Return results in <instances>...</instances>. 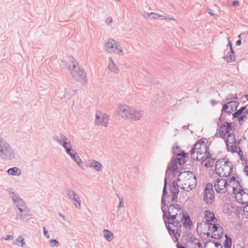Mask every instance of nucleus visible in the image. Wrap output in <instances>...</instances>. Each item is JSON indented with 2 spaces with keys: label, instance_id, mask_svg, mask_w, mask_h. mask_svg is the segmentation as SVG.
Returning <instances> with one entry per match:
<instances>
[{
  "label": "nucleus",
  "instance_id": "37",
  "mask_svg": "<svg viewBox=\"0 0 248 248\" xmlns=\"http://www.w3.org/2000/svg\"><path fill=\"white\" fill-rule=\"evenodd\" d=\"M180 147L179 146L177 145V143L176 142L174 144L172 148V152L174 154H176L177 156H179L181 155V154L179 152L180 151Z\"/></svg>",
  "mask_w": 248,
  "mask_h": 248
},
{
  "label": "nucleus",
  "instance_id": "31",
  "mask_svg": "<svg viewBox=\"0 0 248 248\" xmlns=\"http://www.w3.org/2000/svg\"><path fill=\"white\" fill-rule=\"evenodd\" d=\"M225 240L223 243L224 248H231L232 246V239L228 235L225 234Z\"/></svg>",
  "mask_w": 248,
  "mask_h": 248
},
{
  "label": "nucleus",
  "instance_id": "47",
  "mask_svg": "<svg viewBox=\"0 0 248 248\" xmlns=\"http://www.w3.org/2000/svg\"><path fill=\"white\" fill-rule=\"evenodd\" d=\"M49 245L52 247L54 246L57 247L59 246V243L56 239H51L49 241Z\"/></svg>",
  "mask_w": 248,
  "mask_h": 248
},
{
  "label": "nucleus",
  "instance_id": "32",
  "mask_svg": "<svg viewBox=\"0 0 248 248\" xmlns=\"http://www.w3.org/2000/svg\"><path fill=\"white\" fill-rule=\"evenodd\" d=\"M186 157V154L183 151L182 152L181 155L177 156L176 158V161L180 165H182L185 163L184 158Z\"/></svg>",
  "mask_w": 248,
  "mask_h": 248
},
{
  "label": "nucleus",
  "instance_id": "11",
  "mask_svg": "<svg viewBox=\"0 0 248 248\" xmlns=\"http://www.w3.org/2000/svg\"><path fill=\"white\" fill-rule=\"evenodd\" d=\"M214 199L213 185L211 183H208L206 184L204 189L203 200L207 204H210L213 202Z\"/></svg>",
  "mask_w": 248,
  "mask_h": 248
},
{
  "label": "nucleus",
  "instance_id": "52",
  "mask_svg": "<svg viewBox=\"0 0 248 248\" xmlns=\"http://www.w3.org/2000/svg\"><path fill=\"white\" fill-rule=\"evenodd\" d=\"M245 168H244V172L247 174V175H248V160H247L245 162Z\"/></svg>",
  "mask_w": 248,
  "mask_h": 248
},
{
  "label": "nucleus",
  "instance_id": "17",
  "mask_svg": "<svg viewBox=\"0 0 248 248\" xmlns=\"http://www.w3.org/2000/svg\"><path fill=\"white\" fill-rule=\"evenodd\" d=\"M228 186L230 188H232L233 193L237 190V189L240 186H243L241 182L239 181V178L237 176H232L230 179H228Z\"/></svg>",
  "mask_w": 248,
  "mask_h": 248
},
{
  "label": "nucleus",
  "instance_id": "1",
  "mask_svg": "<svg viewBox=\"0 0 248 248\" xmlns=\"http://www.w3.org/2000/svg\"><path fill=\"white\" fill-rule=\"evenodd\" d=\"M167 179L165 177L164 186L161 198V210L163 213V218L167 230L170 235L172 233L176 235L179 231H181L182 221L184 219V211L181 206L178 204L171 203L168 207L166 198L170 196L167 191Z\"/></svg>",
  "mask_w": 248,
  "mask_h": 248
},
{
  "label": "nucleus",
  "instance_id": "18",
  "mask_svg": "<svg viewBox=\"0 0 248 248\" xmlns=\"http://www.w3.org/2000/svg\"><path fill=\"white\" fill-rule=\"evenodd\" d=\"M18 213L16 214V218L20 220L26 219L31 215V211L27 206L22 208H18Z\"/></svg>",
  "mask_w": 248,
  "mask_h": 248
},
{
  "label": "nucleus",
  "instance_id": "38",
  "mask_svg": "<svg viewBox=\"0 0 248 248\" xmlns=\"http://www.w3.org/2000/svg\"><path fill=\"white\" fill-rule=\"evenodd\" d=\"M218 233H214V234H212L211 235V238H214L215 239H220L223 237V232L222 230H219Z\"/></svg>",
  "mask_w": 248,
  "mask_h": 248
},
{
  "label": "nucleus",
  "instance_id": "6",
  "mask_svg": "<svg viewBox=\"0 0 248 248\" xmlns=\"http://www.w3.org/2000/svg\"><path fill=\"white\" fill-rule=\"evenodd\" d=\"M194 148L196 150V153L199 156L200 159H203L205 156L210 153L209 147L207 144L201 139L199 140L194 145Z\"/></svg>",
  "mask_w": 248,
  "mask_h": 248
},
{
  "label": "nucleus",
  "instance_id": "23",
  "mask_svg": "<svg viewBox=\"0 0 248 248\" xmlns=\"http://www.w3.org/2000/svg\"><path fill=\"white\" fill-rule=\"evenodd\" d=\"M109 61L108 62V68L109 71L114 73L118 74L119 72V69L117 65L114 63L111 57L108 58Z\"/></svg>",
  "mask_w": 248,
  "mask_h": 248
},
{
  "label": "nucleus",
  "instance_id": "5",
  "mask_svg": "<svg viewBox=\"0 0 248 248\" xmlns=\"http://www.w3.org/2000/svg\"><path fill=\"white\" fill-rule=\"evenodd\" d=\"M105 50L108 53H114L118 55H124L123 48L120 43L110 38L105 41Z\"/></svg>",
  "mask_w": 248,
  "mask_h": 248
},
{
  "label": "nucleus",
  "instance_id": "19",
  "mask_svg": "<svg viewBox=\"0 0 248 248\" xmlns=\"http://www.w3.org/2000/svg\"><path fill=\"white\" fill-rule=\"evenodd\" d=\"M129 119L133 121H139L141 120L143 117V111L142 110L131 108Z\"/></svg>",
  "mask_w": 248,
  "mask_h": 248
},
{
  "label": "nucleus",
  "instance_id": "55",
  "mask_svg": "<svg viewBox=\"0 0 248 248\" xmlns=\"http://www.w3.org/2000/svg\"><path fill=\"white\" fill-rule=\"evenodd\" d=\"M208 14L211 16H214L215 17H218V15H216V14H214L213 12H212V11L211 10V9H208Z\"/></svg>",
  "mask_w": 248,
  "mask_h": 248
},
{
  "label": "nucleus",
  "instance_id": "27",
  "mask_svg": "<svg viewBox=\"0 0 248 248\" xmlns=\"http://www.w3.org/2000/svg\"><path fill=\"white\" fill-rule=\"evenodd\" d=\"M104 237L108 241H111L114 238L113 233L109 230L104 229L103 231Z\"/></svg>",
  "mask_w": 248,
  "mask_h": 248
},
{
  "label": "nucleus",
  "instance_id": "13",
  "mask_svg": "<svg viewBox=\"0 0 248 248\" xmlns=\"http://www.w3.org/2000/svg\"><path fill=\"white\" fill-rule=\"evenodd\" d=\"M67 198L70 200L74 205L78 208L80 209L81 201L79 196L72 189L68 188L66 191Z\"/></svg>",
  "mask_w": 248,
  "mask_h": 248
},
{
  "label": "nucleus",
  "instance_id": "63",
  "mask_svg": "<svg viewBox=\"0 0 248 248\" xmlns=\"http://www.w3.org/2000/svg\"><path fill=\"white\" fill-rule=\"evenodd\" d=\"M228 46H229L230 48H232V45L230 40V38L229 37H228Z\"/></svg>",
  "mask_w": 248,
  "mask_h": 248
},
{
  "label": "nucleus",
  "instance_id": "46",
  "mask_svg": "<svg viewBox=\"0 0 248 248\" xmlns=\"http://www.w3.org/2000/svg\"><path fill=\"white\" fill-rule=\"evenodd\" d=\"M233 153L237 152V147L234 144H229V149Z\"/></svg>",
  "mask_w": 248,
  "mask_h": 248
},
{
  "label": "nucleus",
  "instance_id": "10",
  "mask_svg": "<svg viewBox=\"0 0 248 248\" xmlns=\"http://www.w3.org/2000/svg\"><path fill=\"white\" fill-rule=\"evenodd\" d=\"M238 105L239 103L235 101H230L224 104L221 109V114L219 119V121H222V115L223 112L228 113H232L234 110H236Z\"/></svg>",
  "mask_w": 248,
  "mask_h": 248
},
{
  "label": "nucleus",
  "instance_id": "43",
  "mask_svg": "<svg viewBox=\"0 0 248 248\" xmlns=\"http://www.w3.org/2000/svg\"><path fill=\"white\" fill-rule=\"evenodd\" d=\"M248 115L243 112V113H242V114H241V115L238 117V120L240 124H241L243 121L248 119Z\"/></svg>",
  "mask_w": 248,
  "mask_h": 248
},
{
  "label": "nucleus",
  "instance_id": "33",
  "mask_svg": "<svg viewBox=\"0 0 248 248\" xmlns=\"http://www.w3.org/2000/svg\"><path fill=\"white\" fill-rule=\"evenodd\" d=\"M224 59L228 62H232L235 60V54L228 53L224 57Z\"/></svg>",
  "mask_w": 248,
  "mask_h": 248
},
{
  "label": "nucleus",
  "instance_id": "40",
  "mask_svg": "<svg viewBox=\"0 0 248 248\" xmlns=\"http://www.w3.org/2000/svg\"><path fill=\"white\" fill-rule=\"evenodd\" d=\"M210 226L209 227L208 230L210 231L213 232H218V225L219 224H215L212 223V225H209Z\"/></svg>",
  "mask_w": 248,
  "mask_h": 248
},
{
  "label": "nucleus",
  "instance_id": "64",
  "mask_svg": "<svg viewBox=\"0 0 248 248\" xmlns=\"http://www.w3.org/2000/svg\"><path fill=\"white\" fill-rule=\"evenodd\" d=\"M66 147H67L66 148H67V149L72 148V144H71V142L69 140H68V143L66 144Z\"/></svg>",
  "mask_w": 248,
  "mask_h": 248
},
{
  "label": "nucleus",
  "instance_id": "14",
  "mask_svg": "<svg viewBox=\"0 0 248 248\" xmlns=\"http://www.w3.org/2000/svg\"><path fill=\"white\" fill-rule=\"evenodd\" d=\"M70 74L76 81L81 84H85L87 82L86 74L82 69L78 71L73 70Z\"/></svg>",
  "mask_w": 248,
  "mask_h": 248
},
{
  "label": "nucleus",
  "instance_id": "36",
  "mask_svg": "<svg viewBox=\"0 0 248 248\" xmlns=\"http://www.w3.org/2000/svg\"><path fill=\"white\" fill-rule=\"evenodd\" d=\"M170 191L171 193L172 196L170 202H177V197L179 193V190L176 189L175 190H170Z\"/></svg>",
  "mask_w": 248,
  "mask_h": 248
},
{
  "label": "nucleus",
  "instance_id": "59",
  "mask_svg": "<svg viewBox=\"0 0 248 248\" xmlns=\"http://www.w3.org/2000/svg\"><path fill=\"white\" fill-rule=\"evenodd\" d=\"M239 4V2L237 0H234L232 2V5L233 6H238Z\"/></svg>",
  "mask_w": 248,
  "mask_h": 248
},
{
  "label": "nucleus",
  "instance_id": "12",
  "mask_svg": "<svg viewBox=\"0 0 248 248\" xmlns=\"http://www.w3.org/2000/svg\"><path fill=\"white\" fill-rule=\"evenodd\" d=\"M9 194L14 204L18 209V208H22L26 206L23 200L20 197L17 193L14 191L12 188L9 190Z\"/></svg>",
  "mask_w": 248,
  "mask_h": 248
},
{
  "label": "nucleus",
  "instance_id": "53",
  "mask_svg": "<svg viewBox=\"0 0 248 248\" xmlns=\"http://www.w3.org/2000/svg\"><path fill=\"white\" fill-rule=\"evenodd\" d=\"M112 22V18L111 17H109L107 18L106 21V22L107 25H109Z\"/></svg>",
  "mask_w": 248,
  "mask_h": 248
},
{
  "label": "nucleus",
  "instance_id": "15",
  "mask_svg": "<svg viewBox=\"0 0 248 248\" xmlns=\"http://www.w3.org/2000/svg\"><path fill=\"white\" fill-rule=\"evenodd\" d=\"M108 118L109 116L107 114L102 113L100 112H97L95 115V124L107 127L108 126Z\"/></svg>",
  "mask_w": 248,
  "mask_h": 248
},
{
  "label": "nucleus",
  "instance_id": "30",
  "mask_svg": "<svg viewBox=\"0 0 248 248\" xmlns=\"http://www.w3.org/2000/svg\"><path fill=\"white\" fill-rule=\"evenodd\" d=\"M177 162L175 159L170 161L168 165L166 173H168V170H170V172L175 170L177 169Z\"/></svg>",
  "mask_w": 248,
  "mask_h": 248
},
{
  "label": "nucleus",
  "instance_id": "34",
  "mask_svg": "<svg viewBox=\"0 0 248 248\" xmlns=\"http://www.w3.org/2000/svg\"><path fill=\"white\" fill-rule=\"evenodd\" d=\"M196 150L194 148V147L192 148L190 151L191 154V157L194 160L200 161L202 160V159H200L199 156L196 153Z\"/></svg>",
  "mask_w": 248,
  "mask_h": 248
},
{
  "label": "nucleus",
  "instance_id": "22",
  "mask_svg": "<svg viewBox=\"0 0 248 248\" xmlns=\"http://www.w3.org/2000/svg\"><path fill=\"white\" fill-rule=\"evenodd\" d=\"M204 165L206 167H212L213 166L214 163V159L212 158V154L210 153H208V154L205 156L204 160L202 161Z\"/></svg>",
  "mask_w": 248,
  "mask_h": 248
},
{
  "label": "nucleus",
  "instance_id": "24",
  "mask_svg": "<svg viewBox=\"0 0 248 248\" xmlns=\"http://www.w3.org/2000/svg\"><path fill=\"white\" fill-rule=\"evenodd\" d=\"M78 65L77 61L73 57L71 58L68 62V66L70 73L71 74L73 70L75 71L74 69H76V67L78 68L77 66Z\"/></svg>",
  "mask_w": 248,
  "mask_h": 248
},
{
  "label": "nucleus",
  "instance_id": "62",
  "mask_svg": "<svg viewBox=\"0 0 248 248\" xmlns=\"http://www.w3.org/2000/svg\"><path fill=\"white\" fill-rule=\"evenodd\" d=\"M163 17H164V16ZM164 18H165V19H167V20H175L174 18H173L172 17H170L169 16H164Z\"/></svg>",
  "mask_w": 248,
  "mask_h": 248
},
{
  "label": "nucleus",
  "instance_id": "25",
  "mask_svg": "<svg viewBox=\"0 0 248 248\" xmlns=\"http://www.w3.org/2000/svg\"><path fill=\"white\" fill-rule=\"evenodd\" d=\"M225 143L228 149H229V144H235L236 140L235 136L233 134H228L226 136Z\"/></svg>",
  "mask_w": 248,
  "mask_h": 248
},
{
  "label": "nucleus",
  "instance_id": "39",
  "mask_svg": "<svg viewBox=\"0 0 248 248\" xmlns=\"http://www.w3.org/2000/svg\"><path fill=\"white\" fill-rule=\"evenodd\" d=\"M177 180H174L171 185L169 184L170 190L179 189V186L177 184Z\"/></svg>",
  "mask_w": 248,
  "mask_h": 248
},
{
  "label": "nucleus",
  "instance_id": "42",
  "mask_svg": "<svg viewBox=\"0 0 248 248\" xmlns=\"http://www.w3.org/2000/svg\"><path fill=\"white\" fill-rule=\"evenodd\" d=\"M147 15L149 17H150L151 19H157L159 17H163V16L154 13H151L150 14L147 13Z\"/></svg>",
  "mask_w": 248,
  "mask_h": 248
},
{
  "label": "nucleus",
  "instance_id": "51",
  "mask_svg": "<svg viewBox=\"0 0 248 248\" xmlns=\"http://www.w3.org/2000/svg\"><path fill=\"white\" fill-rule=\"evenodd\" d=\"M190 245H187L186 246L188 247L189 248H197L196 247V244L195 243H193L192 241V238H190V242H189Z\"/></svg>",
  "mask_w": 248,
  "mask_h": 248
},
{
  "label": "nucleus",
  "instance_id": "2",
  "mask_svg": "<svg viewBox=\"0 0 248 248\" xmlns=\"http://www.w3.org/2000/svg\"><path fill=\"white\" fill-rule=\"evenodd\" d=\"M177 181L181 185L180 188L188 192L193 189L197 185L195 175L189 171L180 172L178 176Z\"/></svg>",
  "mask_w": 248,
  "mask_h": 248
},
{
  "label": "nucleus",
  "instance_id": "58",
  "mask_svg": "<svg viewBox=\"0 0 248 248\" xmlns=\"http://www.w3.org/2000/svg\"><path fill=\"white\" fill-rule=\"evenodd\" d=\"M233 248H245L240 244L233 245Z\"/></svg>",
  "mask_w": 248,
  "mask_h": 248
},
{
  "label": "nucleus",
  "instance_id": "3",
  "mask_svg": "<svg viewBox=\"0 0 248 248\" xmlns=\"http://www.w3.org/2000/svg\"><path fill=\"white\" fill-rule=\"evenodd\" d=\"M233 164L226 158L218 160L216 164L215 170L221 177H227L232 172Z\"/></svg>",
  "mask_w": 248,
  "mask_h": 248
},
{
  "label": "nucleus",
  "instance_id": "48",
  "mask_svg": "<svg viewBox=\"0 0 248 248\" xmlns=\"http://www.w3.org/2000/svg\"><path fill=\"white\" fill-rule=\"evenodd\" d=\"M209 242L214 244L215 247H216V248H218V247H220V248H223L221 244L220 243L217 242L215 240H211L209 241Z\"/></svg>",
  "mask_w": 248,
  "mask_h": 248
},
{
  "label": "nucleus",
  "instance_id": "9",
  "mask_svg": "<svg viewBox=\"0 0 248 248\" xmlns=\"http://www.w3.org/2000/svg\"><path fill=\"white\" fill-rule=\"evenodd\" d=\"M246 191H248V190L247 188H243V186H240L235 191V193H234L235 194L236 200L242 204H248V194Z\"/></svg>",
  "mask_w": 248,
  "mask_h": 248
},
{
  "label": "nucleus",
  "instance_id": "8",
  "mask_svg": "<svg viewBox=\"0 0 248 248\" xmlns=\"http://www.w3.org/2000/svg\"><path fill=\"white\" fill-rule=\"evenodd\" d=\"M214 187L216 191L220 194H224L230 189L228 182L225 179H217L214 183Z\"/></svg>",
  "mask_w": 248,
  "mask_h": 248
},
{
  "label": "nucleus",
  "instance_id": "45",
  "mask_svg": "<svg viewBox=\"0 0 248 248\" xmlns=\"http://www.w3.org/2000/svg\"><path fill=\"white\" fill-rule=\"evenodd\" d=\"M192 241H193V243H195V244H196V247H198L197 248H203L202 244L201 243L198 239L192 238Z\"/></svg>",
  "mask_w": 248,
  "mask_h": 248
},
{
  "label": "nucleus",
  "instance_id": "41",
  "mask_svg": "<svg viewBox=\"0 0 248 248\" xmlns=\"http://www.w3.org/2000/svg\"><path fill=\"white\" fill-rule=\"evenodd\" d=\"M17 243H20L21 247H23L25 245L24 239L22 236H18L16 239L15 244L18 245Z\"/></svg>",
  "mask_w": 248,
  "mask_h": 248
},
{
  "label": "nucleus",
  "instance_id": "20",
  "mask_svg": "<svg viewBox=\"0 0 248 248\" xmlns=\"http://www.w3.org/2000/svg\"><path fill=\"white\" fill-rule=\"evenodd\" d=\"M53 139L62 145L65 150L66 149V144L69 140L62 133H60L58 136H55Z\"/></svg>",
  "mask_w": 248,
  "mask_h": 248
},
{
  "label": "nucleus",
  "instance_id": "50",
  "mask_svg": "<svg viewBox=\"0 0 248 248\" xmlns=\"http://www.w3.org/2000/svg\"><path fill=\"white\" fill-rule=\"evenodd\" d=\"M244 215L248 218V204L244 207Z\"/></svg>",
  "mask_w": 248,
  "mask_h": 248
},
{
  "label": "nucleus",
  "instance_id": "61",
  "mask_svg": "<svg viewBox=\"0 0 248 248\" xmlns=\"http://www.w3.org/2000/svg\"><path fill=\"white\" fill-rule=\"evenodd\" d=\"M13 236L11 235L8 234L6 235V237L5 238V239L6 240H12L13 239Z\"/></svg>",
  "mask_w": 248,
  "mask_h": 248
},
{
  "label": "nucleus",
  "instance_id": "7",
  "mask_svg": "<svg viewBox=\"0 0 248 248\" xmlns=\"http://www.w3.org/2000/svg\"><path fill=\"white\" fill-rule=\"evenodd\" d=\"M233 130H234V126L232 123L224 122L222 125L220 127L218 132L215 134V137L226 139V136L231 134V131Z\"/></svg>",
  "mask_w": 248,
  "mask_h": 248
},
{
  "label": "nucleus",
  "instance_id": "60",
  "mask_svg": "<svg viewBox=\"0 0 248 248\" xmlns=\"http://www.w3.org/2000/svg\"><path fill=\"white\" fill-rule=\"evenodd\" d=\"M218 102V101H216L214 99H212L211 101H210V103H211V104L213 105V106H215L216 104H217V103Z\"/></svg>",
  "mask_w": 248,
  "mask_h": 248
},
{
  "label": "nucleus",
  "instance_id": "4",
  "mask_svg": "<svg viewBox=\"0 0 248 248\" xmlns=\"http://www.w3.org/2000/svg\"><path fill=\"white\" fill-rule=\"evenodd\" d=\"M15 157V152L9 143L5 141L0 142V158L2 160L10 161Z\"/></svg>",
  "mask_w": 248,
  "mask_h": 248
},
{
  "label": "nucleus",
  "instance_id": "28",
  "mask_svg": "<svg viewBox=\"0 0 248 248\" xmlns=\"http://www.w3.org/2000/svg\"><path fill=\"white\" fill-rule=\"evenodd\" d=\"M7 172L8 174L11 175L19 176L21 174V170L16 167L9 169Z\"/></svg>",
  "mask_w": 248,
  "mask_h": 248
},
{
  "label": "nucleus",
  "instance_id": "35",
  "mask_svg": "<svg viewBox=\"0 0 248 248\" xmlns=\"http://www.w3.org/2000/svg\"><path fill=\"white\" fill-rule=\"evenodd\" d=\"M184 221L183 222L184 225L186 227L187 226H191L192 225V222L191 221L190 217L189 215H186V214H184Z\"/></svg>",
  "mask_w": 248,
  "mask_h": 248
},
{
  "label": "nucleus",
  "instance_id": "21",
  "mask_svg": "<svg viewBox=\"0 0 248 248\" xmlns=\"http://www.w3.org/2000/svg\"><path fill=\"white\" fill-rule=\"evenodd\" d=\"M204 218L208 225H212V222L216 219L214 213L209 210L205 211Z\"/></svg>",
  "mask_w": 248,
  "mask_h": 248
},
{
  "label": "nucleus",
  "instance_id": "26",
  "mask_svg": "<svg viewBox=\"0 0 248 248\" xmlns=\"http://www.w3.org/2000/svg\"><path fill=\"white\" fill-rule=\"evenodd\" d=\"M89 167L93 168L96 171L100 172L102 171L103 166L101 163L96 160H93L89 165Z\"/></svg>",
  "mask_w": 248,
  "mask_h": 248
},
{
  "label": "nucleus",
  "instance_id": "44",
  "mask_svg": "<svg viewBox=\"0 0 248 248\" xmlns=\"http://www.w3.org/2000/svg\"><path fill=\"white\" fill-rule=\"evenodd\" d=\"M242 113H243V112L240 109L237 110L232 114L233 118H237L238 119V117L240 116Z\"/></svg>",
  "mask_w": 248,
  "mask_h": 248
},
{
  "label": "nucleus",
  "instance_id": "54",
  "mask_svg": "<svg viewBox=\"0 0 248 248\" xmlns=\"http://www.w3.org/2000/svg\"><path fill=\"white\" fill-rule=\"evenodd\" d=\"M44 235L47 237V238H49V235L48 234V231L45 227L43 228Z\"/></svg>",
  "mask_w": 248,
  "mask_h": 248
},
{
  "label": "nucleus",
  "instance_id": "49",
  "mask_svg": "<svg viewBox=\"0 0 248 248\" xmlns=\"http://www.w3.org/2000/svg\"><path fill=\"white\" fill-rule=\"evenodd\" d=\"M66 153L69 155L70 156L72 155L73 154V153H75L76 152L75 151L72 149V148L66 149H65Z\"/></svg>",
  "mask_w": 248,
  "mask_h": 248
},
{
  "label": "nucleus",
  "instance_id": "29",
  "mask_svg": "<svg viewBox=\"0 0 248 248\" xmlns=\"http://www.w3.org/2000/svg\"><path fill=\"white\" fill-rule=\"evenodd\" d=\"M71 157L77 163L79 167L82 168L83 166V161L77 152L73 153V154L71 155Z\"/></svg>",
  "mask_w": 248,
  "mask_h": 248
},
{
  "label": "nucleus",
  "instance_id": "57",
  "mask_svg": "<svg viewBox=\"0 0 248 248\" xmlns=\"http://www.w3.org/2000/svg\"><path fill=\"white\" fill-rule=\"evenodd\" d=\"M124 206V202H123V199H122V198H121V199L120 202V203H119V204L118 205V207L119 208H120V207H123Z\"/></svg>",
  "mask_w": 248,
  "mask_h": 248
},
{
  "label": "nucleus",
  "instance_id": "56",
  "mask_svg": "<svg viewBox=\"0 0 248 248\" xmlns=\"http://www.w3.org/2000/svg\"><path fill=\"white\" fill-rule=\"evenodd\" d=\"M5 167L4 166L1 164L0 163V173L3 172L5 170Z\"/></svg>",
  "mask_w": 248,
  "mask_h": 248
},
{
  "label": "nucleus",
  "instance_id": "16",
  "mask_svg": "<svg viewBox=\"0 0 248 248\" xmlns=\"http://www.w3.org/2000/svg\"><path fill=\"white\" fill-rule=\"evenodd\" d=\"M131 108L127 106L121 105L118 108L117 115L123 119L129 120Z\"/></svg>",
  "mask_w": 248,
  "mask_h": 248
}]
</instances>
